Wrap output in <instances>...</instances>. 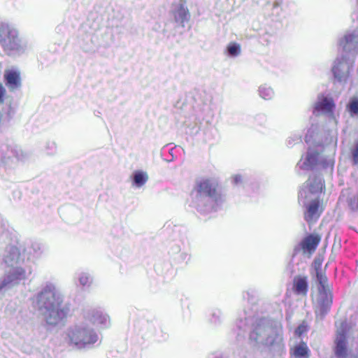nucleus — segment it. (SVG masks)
Instances as JSON below:
<instances>
[{
	"label": "nucleus",
	"mask_w": 358,
	"mask_h": 358,
	"mask_svg": "<svg viewBox=\"0 0 358 358\" xmlns=\"http://www.w3.org/2000/svg\"><path fill=\"white\" fill-rule=\"evenodd\" d=\"M35 306L48 324L57 325L69 314V307L63 303V296L51 282H48L36 296Z\"/></svg>",
	"instance_id": "nucleus-1"
},
{
	"label": "nucleus",
	"mask_w": 358,
	"mask_h": 358,
	"mask_svg": "<svg viewBox=\"0 0 358 358\" xmlns=\"http://www.w3.org/2000/svg\"><path fill=\"white\" fill-rule=\"evenodd\" d=\"M324 187V180L320 176H310L299 192V203L306 207L304 218L308 223L315 222L322 212L320 207L319 194Z\"/></svg>",
	"instance_id": "nucleus-2"
},
{
	"label": "nucleus",
	"mask_w": 358,
	"mask_h": 358,
	"mask_svg": "<svg viewBox=\"0 0 358 358\" xmlns=\"http://www.w3.org/2000/svg\"><path fill=\"white\" fill-rule=\"evenodd\" d=\"M194 201L196 208L204 213L215 210L224 201L225 197L218 189V183L210 178H203L196 182Z\"/></svg>",
	"instance_id": "nucleus-3"
},
{
	"label": "nucleus",
	"mask_w": 358,
	"mask_h": 358,
	"mask_svg": "<svg viewBox=\"0 0 358 358\" xmlns=\"http://www.w3.org/2000/svg\"><path fill=\"white\" fill-rule=\"evenodd\" d=\"M250 339L266 346L280 345L282 341V325L278 321L262 318L257 321Z\"/></svg>",
	"instance_id": "nucleus-4"
},
{
	"label": "nucleus",
	"mask_w": 358,
	"mask_h": 358,
	"mask_svg": "<svg viewBox=\"0 0 358 358\" xmlns=\"http://www.w3.org/2000/svg\"><path fill=\"white\" fill-rule=\"evenodd\" d=\"M66 335L68 343L79 349L90 347L98 341L96 333L85 324L69 327Z\"/></svg>",
	"instance_id": "nucleus-5"
},
{
	"label": "nucleus",
	"mask_w": 358,
	"mask_h": 358,
	"mask_svg": "<svg viewBox=\"0 0 358 358\" xmlns=\"http://www.w3.org/2000/svg\"><path fill=\"white\" fill-rule=\"evenodd\" d=\"M0 43L8 55L20 54L25 50L18 31L3 23L0 24Z\"/></svg>",
	"instance_id": "nucleus-6"
},
{
	"label": "nucleus",
	"mask_w": 358,
	"mask_h": 358,
	"mask_svg": "<svg viewBox=\"0 0 358 358\" xmlns=\"http://www.w3.org/2000/svg\"><path fill=\"white\" fill-rule=\"evenodd\" d=\"M26 272L20 266L11 268L8 271L0 282V292H5L14 287L25 279Z\"/></svg>",
	"instance_id": "nucleus-7"
},
{
	"label": "nucleus",
	"mask_w": 358,
	"mask_h": 358,
	"mask_svg": "<svg viewBox=\"0 0 358 358\" xmlns=\"http://www.w3.org/2000/svg\"><path fill=\"white\" fill-rule=\"evenodd\" d=\"M332 303L331 289H318V293L314 299L315 314L317 319L322 320L329 311Z\"/></svg>",
	"instance_id": "nucleus-8"
},
{
	"label": "nucleus",
	"mask_w": 358,
	"mask_h": 358,
	"mask_svg": "<svg viewBox=\"0 0 358 358\" xmlns=\"http://www.w3.org/2000/svg\"><path fill=\"white\" fill-rule=\"evenodd\" d=\"M321 164L323 167L329 166L333 169V162L331 159H326L315 150H308L304 159H301L297 166L302 169L309 170L315 166Z\"/></svg>",
	"instance_id": "nucleus-9"
},
{
	"label": "nucleus",
	"mask_w": 358,
	"mask_h": 358,
	"mask_svg": "<svg viewBox=\"0 0 358 358\" xmlns=\"http://www.w3.org/2000/svg\"><path fill=\"white\" fill-rule=\"evenodd\" d=\"M352 66L353 61L344 57L337 58L332 67V72L335 80L341 83H345L348 79L350 71Z\"/></svg>",
	"instance_id": "nucleus-10"
},
{
	"label": "nucleus",
	"mask_w": 358,
	"mask_h": 358,
	"mask_svg": "<svg viewBox=\"0 0 358 358\" xmlns=\"http://www.w3.org/2000/svg\"><path fill=\"white\" fill-rule=\"evenodd\" d=\"M4 262L10 267L18 266L24 262V255H22L19 248L14 245L6 247L3 255Z\"/></svg>",
	"instance_id": "nucleus-11"
},
{
	"label": "nucleus",
	"mask_w": 358,
	"mask_h": 358,
	"mask_svg": "<svg viewBox=\"0 0 358 358\" xmlns=\"http://www.w3.org/2000/svg\"><path fill=\"white\" fill-rule=\"evenodd\" d=\"M340 45L346 52H358V29L346 33L340 41Z\"/></svg>",
	"instance_id": "nucleus-12"
},
{
	"label": "nucleus",
	"mask_w": 358,
	"mask_h": 358,
	"mask_svg": "<svg viewBox=\"0 0 358 358\" xmlns=\"http://www.w3.org/2000/svg\"><path fill=\"white\" fill-rule=\"evenodd\" d=\"M334 103L331 98L319 95L314 107L313 113L317 115L320 114H331Z\"/></svg>",
	"instance_id": "nucleus-13"
},
{
	"label": "nucleus",
	"mask_w": 358,
	"mask_h": 358,
	"mask_svg": "<svg viewBox=\"0 0 358 358\" xmlns=\"http://www.w3.org/2000/svg\"><path fill=\"white\" fill-rule=\"evenodd\" d=\"M88 317L94 325L101 329L107 328L110 324L109 316L101 310H92Z\"/></svg>",
	"instance_id": "nucleus-14"
},
{
	"label": "nucleus",
	"mask_w": 358,
	"mask_h": 358,
	"mask_svg": "<svg viewBox=\"0 0 358 358\" xmlns=\"http://www.w3.org/2000/svg\"><path fill=\"white\" fill-rule=\"evenodd\" d=\"M292 289L295 294L306 296L308 290V277L301 275L294 276Z\"/></svg>",
	"instance_id": "nucleus-15"
},
{
	"label": "nucleus",
	"mask_w": 358,
	"mask_h": 358,
	"mask_svg": "<svg viewBox=\"0 0 358 358\" xmlns=\"http://www.w3.org/2000/svg\"><path fill=\"white\" fill-rule=\"evenodd\" d=\"M173 14L174 21L181 27L185 26V22H187L190 17L189 10L185 6V2L183 1H180L176 8L173 10Z\"/></svg>",
	"instance_id": "nucleus-16"
},
{
	"label": "nucleus",
	"mask_w": 358,
	"mask_h": 358,
	"mask_svg": "<svg viewBox=\"0 0 358 358\" xmlns=\"http://www.w3.org/2000/svg\"><path fill=\"white\" fill-rule=\"evenodd\" d=\"M6 85L10 90H15L20 86V73L15 71H6L4 75Z\"/></svg>",
	"instance_id": "nucleus-17"
},
{
	"label": "nucleus",
	"mask_w": 358,
	"mask_h": 358,
	"mask_svg": "<svg viewBox=\"0 0 358 358\" xmlns=\"http://www.w3.org/2000/svg\"><path fill=\"white\" fill-rule=\"evenodd\" d=\"M320 238L317 236L310 235L307 236L302 242V248L311 252L315 251L319 244Z\"/></svg>",
	"instance_id": "nucleus-18"
},
{
	"label": "nucleus",
	"mask_w": 358,
	"mask_h": 358,
	"mask_svg": "<svg viewBox=\"0 0 358 358\" xmlns=\"http://www.w3.org/2000/svg\"><path fill=\"white\" fill-rule=\"evenodd\" d=\"M336 355L338 358H358V356L347 355L345 343L341 339L338 341L336 344Z\"/></svg>",
	"instance_id": "nucleus-19"
},
{
	"label": "nucleus",
	"mask_w": 358,
	"mask_h": 358,
	"mask_svg": "<svg viewBox=\"0 0 358 358\" xmlns=\"http://www.w3.org/2000/svg\"><path fill=\"white\" fill-rule=\"evenodd\" d=\"M316 277L317 281L319 284L318 289H330L327 276L323 275L317 268H316Z\"/></svg>",
	"instance_id": "nucleus-20"
},
{
	"label": "nucleus",
	"mask_w": 358,
	"mask_h": 358,
	"mask_svg": "<svg viewBox=\"0 0 358 358\" xmlns=\"http://www.w3.org/2000/svg\"><path fill=\"white\" fill-rule=\"evenodd\" d=\"M148 180V176L143 171H136L134 173V183L138 187L143 186Z\"/></svg>",
	"instance_id": "nucleus-21"
},
{
	"label": "nucleus",
	"mask_w": 358,
	"mask_h": 358,
	"mask_svg": "<svg viewBox=\"0 0 358 358\" xmlns=\"http://www.w3.org/2000/svg\"><path fill=\"white\" fill-rule=\"evenodd\" d=\"M259 94L262 98L266 100H270L274 96V92L273 89L266 85H263L259 87Z\"/></svg>",
	"instance_id": "nucleus-22"
},
{
	"label": "nucleus",
	"mask_w": 358,
	"mask_h": 358,
	"mask_svg": "<svg viewBox=\"0 0 358 358\" xmlns=\"http://www.w3.org/2000/svg\"><path fill=\"white\" fill-rule=\"evenodd\" d=\"M43 252V246L40 243L33 242L29 248V256L32 255L34 257H39Z\"/></svg>",
	"instance_id": "nucleus-23"
},
{
	"label": "nucleus",
	"mask_w": 358,
	"mask_h": 358,
	"mask_svg": "<svg viewBox=\"0 0 358 358\" xmlns=\"http://www.w3.org/2000/svg\"><path fill=\"white\" fill-rule=\"evenodd\" d=\"M351 116L358 115V99H352L348 105Z\"/></svg>",
	"instance_id": "nucleus-24"
},
{
	"label": "nucleus",
	"mask_w": 358,
	"mask_h": 358,
	"mask_svg": "<svg viewBox=\"0 0 358 358\" xmlns=\"http://www.w3.org/2000/svg\"><path fill=\"white\" fill-rule=\"evenodd\" d=\"M227 51L231 57H236L241 52V46L236 43L230 44L227 48Z\"/></svg>",
	"instance_id": "nucleus-25"
},
{
	"label": "nucleus",
	"mask_w": 358,
	"mask_h": 358,
	"mask_svg": "<svg viewBox=\"0 0 358 358\" xmlns=\"http://www.w3.org/2000/svg\"><path fill=\"white\" fill-rule=\"evenodd\" d=\"M79 282L82 286H89L92 282L91 276L87 273H82L78 278Z\"/></svg>",
	"instance_id": "nucleus-26"
},
{
	"label": "nucleus",
	"mask_w": 358,
	"mask_h": 358,
	"mask_svg": "<svg viewBox=\"0 0 358 358\" xmlns=\"http://www.w3.org/2000/svg\"><path fill=\"white\" fill-rule=\"evenodd\" d=\"M308 352V348L306 344L302 343L295 348V355L298 357H304Z\"/></svg>",
	"instance_id": "nucleus-27"
},
{
	"label": "nucleus",
	"mask_w": 358,
	"mask_h": 358,
	"mask_svg": "<svg viewBox=\"0 0 358 358\" xmlns=\"http://www.w3.org/2000/svg\"><path fill=\"white\" fill-rule=\"evenodd\" d=\"M222 318V313L220 310L216 309L213 310L212 313V321L214 323L220 322H221Z\"/></svg>",
	"instance_id": "nucleus-28"
},
{
	"label": "nucleus",
	"mask_w": 358,
	"mask_h": 358,
	"mask_svg": "<svg viewBox=\"0 0 358 358\" xmlns=\"http://www.w3.org/2000/svg\"><path fill=\"white\" fill-rule=\"evenodd\" d=\"M352 159L355 164H358V143L355 144L354 149L352 150Z\"/></svg>",
	"instance_id": "nucleus-29"
},
{
	"label": "nucleus",
	"mask_w": 358,
	"mask_h": 358,
	"mask_svg": "<svg viewBox=\"0 0 358 358\" xmlns=\"http://www.w3.org/2000/svg\"><path fill=\"white\" fill-rule=\"evenodd\" d=\"M242 182V177L240 175H236L233 177V183L238 185Z\"/></svg>",
	"instance_id": "nucleus-30"
},
{
	"label": "nucleus",
	"mask_w": 358,
	"mask_h": 358,
	"mask_svg": "<svg viewBox=\"0 0 358 358\" xmlns=\"http://www.w3.org/2000/svg\"><path fill=\"white\" fill-rule=\"evenodd\" d=\"M305 331V327L303 325H300L296 329V333L299 335H301Z\"/></svg>",
	"instance_id": "nucleus-31"
},
{
	"label": "nucleus",
	"mask_w": 358,
	"mask_h": 358,
	"mask_svg": "<svg viewBox=\"0 0 358 358\" xmlns=\"http://www.w3.org/2000/svg\"><path fill=\"white\" fill-rule=\"evenodd\" d=\"M5 93V89L3 86L0 85V101H2V97Z\"/></svg>",
	"instance_id": "nucleus-32"
},
{
	"label": "nucleus",
	"mask_w": 358,
	"mask_h": 358,
	"mask_svg": "<svg viewBox=\"0 0 358 358\" xmlns=\"http://www.w3.org/2000/svg\"><path fill=\"white\" fill-rule=\"evenodd\" d=\"M20 155H19L18 153L17 154V157L19 159H23L24 158V152L22 150H20Z\"/></svg>",
	"instance_id": "nucleus-33"
},
{
	"label": "nucleus",
	"mask_w": 358,
	"mask_h": 358,
	"mask_svg": "<svg viewBox=\"0 0 358 358\" xmlns=\"http://www.w3.org/2000/svg\"><path fill=\"white\" fill-rule=\"evenodd\" d=\"M315 267H316L315 269L317 268L319 270V268L317 267V265L318 267H320L321 265V263L320 262H317V260H315Z\"/></svg>",
	"instance_id": "nucleus-34"
},
{
	"label": "nucleus",
	"mask_w": 358,
	"mask_h": 358,
	"mask_svg": "<svg viewBox=\"0 0 358 358\" xmlns=\"http://www.w3.org/2000/svg\"><path fill=\"white\" fill-rule=\"evenodd\" d=\"M213 358H222L220 355H215L214 357Z\"/></svg>",
	"instance_id": "nucleus-35"
},
{
	"label": "nucleus",
	"mask_w": 358,
	"mask_h": 358,
	"mask_svg": "<svg viewBox=\"0 0 358 358\" xmlns=\"http://www.w3.org/2000/svg\"><path fill=\"white\" fill-rule=\"evenodd\" d=\"M357 3H358V0H357Z\"/></svg>",
	"instance_id": "nucleus-36"
}]
</instances>
